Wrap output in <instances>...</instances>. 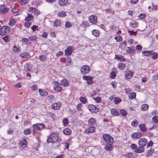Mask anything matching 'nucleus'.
<instances>
[{"mask_svg": "<svg viewBox=\"0 0 158 158\" xmlns=\"http://www.w3.org/2000/svg\"><path fill=\"white\" fill-rule=\"evenodd\" d=\"M61 139L58 137L56 134L52 133L48 137L47 142L49 143H56L60 142Z\"/></svg>", "mask_w": 158, "mask_h": 158, "instance_id": "obj_1", "label": "nucleus"}, {"mask_svg": "<svg viewBox=\"0 0 158 158\" xmlns=\"http://www.w3.org/2000/svg\"><path fill=\"white\" fill-rule=\"evenodd\" d=\"M103 138L106 143L112 144L113 143L114 140L113 138L109 135L105 134L103 135Z\"/></svg>", "mask_w": 158, "mask_h": 158, "instance_id": "obj_2", "label": "nucleus"}, {"mask_svg": "<svg viewBox=\"0 0 158 158\" xmlns=\"http://www.w3.org/2000/svg\"><path fill=\"white\" fill-rule=\"evenodd\" d=\"M10 30V27L8 26H3L0 30V34L2 35H5L8 33Z\"/></svg>", "mask_w": 158, "mask_h": 158, "instance_id": "obj_3", "label": "nucleus"}, {"mask_svg": "<svg viewBox=\"0 0 158 158\" xmlns=\"http://www.w3.org/2000/svg\"><path fill=\"white\" fill-rule=\"evenodd\" d=\"M90 67L88 65H84L81 67V73L83 74H86L88 73L90 70Z\"/></svg>", "mask_w": 158, "mask_h": 158, "instance_id": "obj_4", "label": "nucleus"}, {"mask_svg": "<svg viewBox=\"0 0 158 158\" xmlns=\"http://www.w3.org/2000/svg\"><path fill=\"white\" fill-rule=\"evenodd\" d=\"M33 127L35 129L37 130H41L45 127V126L43 123H39L37 124L33 125Z\"/></svg>", "mask_w": 158, "mask_h": 158, "instance_id": "obj_5", "label": "nucleus"}, {"mask_svg": "<svg viewBox=\"0 0 158 158\" xmlns=\"http://www.w3.org/2000/svg\"><path fill=\"white\" fill-rule=\"evenodd\" d=\"M88 108L91 112L97 113L99 110L98 108L92 105H89L88 106Z\"/></svg>", "mask_w": 158, "mask_h": 158, "instance_id": "obj_6", "label": "nucleus"}, {"mask_svg": "<svg viewBox=\"0 0 158 158\" xmlns=\"http://www.w3.org/2000/svg\"><path fill=\"white\" fill-rule=\"evenodd\" d=\"M147 139L144 138H143L139 140L138 143L139 146H141L144 148L147 145Z\"/></svg>", "mask_w": 158, "mask_h": 158, "instance_id": "obj_7", "label": "nucleus"}, {"mask_svg": "<svg viewBox=\"0 0 158 158\" xmlns=\"http://www.w3.org/2000/svg\"><path fill=\"white\" fill-rule=\"evenodd\" d=\"M97 17L94 15H92L89 16V22L92 23L96 24L97 23Z\"/></svg>", "mask_w": 158, "mask_h": 158, "instance_id": "obj_8", "label": "nucleus"}, {"mask_svg": "<svg viewBox=\"0 0 158 158\" xmlns=\"http://www.w3.org/2000/svg\"><path fill=\"white\" fill-rule=\"evenodd\" d=\"M9 10V8L6 7L5 5H2L0 7V12L2 14L6 13Z\"/></svg>", "mask_w": 158, "mask_h": 158, "instance_id": "obj_9", "label": "nucleus"}, {"mask_svg": "<svg viewBox=\"0 0 158 158\" xmlns=\"http://www.w3.org/2000/svg\"><path fill=\"white\" fill-rule=\"evenodd\" d=\"M95 127L93 126H91L86 129L85 131V132L86 134H89L94 132L95 131Z\"/></svg>", "mask_w": 158, "mask_h": 158, "instance_id": "obj_10", "label": "nucleus"}, {"mask_svg": "<svg viewBox=\"0 0 158 158\" xmlns=\"http://www.w3.org/2000/svg\"><path fill=\"white\" fill-rule=\"evenodd\" d=\"M73 51L72 47H68L65 51L66 56H69L70 55L72 54Z\"/></svg>", "mask_w": 158, "mask_h": 158, "instance_id": "obj_11", "label": "nucleus"}, {"mask_svg": "<svg viewBox=\"0 0 158 158\" xmlns=\"http://www.w3.org/2000/svg\"><path fill=\"white\" fill-rule=\"evenodd\" d=\"M61 105V103L60 102H59L53 104L52 105V109L54 110H57L60 108Z\"/></svg>", "mask_w": 158, "mask_h": 158, "instance_id": "obj_12", "label": "nucleus"}, {"mask_svg": "<svg viewBox=\"0 0 158 158\" xmlns=\"http://www.w3.org/2000/svg\"><path fill=\"white\" fill-rule=\"evenodd\" d=\"M141 133L137 132L133 133L131 135V137L133 139H139L141 136Z\"/></svg>", "mask_w": 158, "mask_h": 158, "instance_id": "obj_13", "label": "nucleus"}, {"mask_svg": "<svg viewBox=\"0 0 158 158\" xmlns=\"http://www.w3.org/2000/svg\"><path fill=\"white\" fill-rule=\"evenodd\" d=\"M134 74L133 72L131 71H129L127 72L125 74V77L126 78L129 79Z\"/></svg>", "mask_w": 158, "mask_h": 158, "instance_id": "obj_14", "label": "nucleus"}, {"mask_svg": "<svg viewBox=\"0 0 158 158\" xmlns=\"http://www.w3.org/2000/svg\"><path fill=\"white\" fill-rule=\"evenodd\" d=\"M60 83L59 82H57V85L55 86L54 87V89L55 90L57 91V92H61L62 90V88L59 86V85H60Z\"/></svg>", "mask_w": 158, "mask_h": 158, "instance_id": "obj_15", "label": "nucleus"}, {"mask_svg": "<svg viewBox=\"0 0 158 158\" xmlns=\"http://www.w3.org/2000/svg\"><path fill=\"white\" fill-rule=\"evenodd\" d=\"M144 150V148L141 146H139L135 149V152L136 153H142L143 152Z\"/></svg>", "mask_w": 158, "mask_h": 158, "instance_id": "obj_16", "label": "nucleus"}, {"mask_svg": "<svg viewBox=\"0 0 158 158\" xmlns=\"http://www.w3.org/2000/svg\"><path fill=\"white\" fill-rule=\"evenodd\" d=\"M39 91L40 94L42 96H46L48 94V92L44 90L39 89Z\"/></svg>", "mask_w": 158, "mask_h": 158, "instance_id": "obj_17", "label": "nucleus"}, {"mask_svg": "<svg viewBox=\"0 0 158 158\" xmlns=\"http://www.w3.org/2000/svg\"><path fill=\"white\" fill-rule=\"evenodd\" d=\"M33 19V17L32 15L28 14L27 16L25 17V20L27 22L31 21Z\"/></svg>", "mask_w": 158, "mask_h": 158, "instance_id": "obj_18", "label": "nucleus"}, {"mask_svg": "<svg viewBox=\"0 0 158 158\" xmlns=\"http://www.w3.org/2000/svg\"><path fill=\"white\" fill-rule=\"evenodd\" d=\"M20 56L23 58H27L30 57V54L28 52H26L24 53H20Z\"/></svg>", "mask_w": 158, "mask_h": 158, "instance_id": "obj_19", "label": "nucleus"}, {"mask_svg": "<svg viewBox=\"0 0 158 158\" xmlns=\"http://www.w3.org/2000/svg\"><path fill=\"white\" fill-rule=\"evenodd\" d=\"M112 144L110 143H107L105 146V149L108 151H111L113 149Z\"/></svg>", "mask_w": 158, "mask_h": 158, "instance_id": "obj_20", "label": "nucleus"}, {"mask_svg": "<svg viewBox=\"0 0 158 158\" xmlns=\"http://www.w3.org/2000/svg\"><path fill=\"white\" fill-rule=\"evenodd\" d=\"M72 131L69 128H66L63 130L64 134L67 135H69L71 133Z\"/></svg>", "mask_w": 158, "mask_h": 158, "instance_id": "obj_21", "label": "nucleus"}, {"mask_svg": "<svg viewBox=\"0 0 158 158\" xmlns=\"http://www.w3.org/2000/svg\"><path fill=\"white\" fill-rule=\"evenodd\" d=\"M68 2L67 0H60L59 2V3L60 6H62L66 5Z\"/></svg>", "mask_w": 158, "mask_h": 158, "instance_id": "obj_22", "label": "nucleus"}, {"mask_svg": "<svg viewBox=\"0 0 158 158\" xmlns=\"http://www.w3.org/2000/svg\"><path fill=\"white\" fill-rule=\"evenodd\" d=\"M143 56H149L152 54V51H144L142 52Z\"/></svg>", "mask_w": 158, "mask_h": 158, "instance_id": "obj_23", "label": "nucleus"}, {"mask_svg": "<svg viewBox=\"0 0 158 158\" xmlns=\"http://www.w3.org/2000/svg\"><path fill=\"white\" fill-rule=\"evenodd\" d=\"M111 112L112 114L114 115H118L119 114V112L114 108L111 109Z\"/></svg>", "mask_w": 158, "mask_h": 158, "instance_id": "obj_24", "label": "nucleus"}, {"mask_svg": "<svg viewBox=\"0 0 158 158\" xmlns=\"http://www.w3.org/2000/svg\"><path fill=\"white\" fill-rule=\"evenodd\" d=\"M95 121L94 118H90L88 121V124L92 126H94L95 124Z\"/></svg>", "mask_w": 158, "mask_h": 158, "instance_id": "obj_25", "label": "nucleus"}, {"mask_svg": "<svg viewBox=\"0 0 158 158\" xmlns=\"http://www.w3.org/2000/svg\"><path fill=\"white\" fill-rule=\"evenodd\" d=\"M68 83L67 81L65 79H63L61 81L60 85L64 86H66L68 85Z\"/></svg>", "mask_w": 158, "mask_h": 158, "instance_id": "obj_26", "label": "nucleus"}, {"mask_svg": "<svg viewBox=\"0 0 158 158\" xmlns=\"http://www.w3.org/2000/svg\"><path fill=\"white\" fill-rule=\"evenodd\" d=\"M148 105L147 104H143L141 106V109L143 111H146L148 109Z\"/></svg>", "mask_w": 158, "mask_h": 158, "instance_id": "obj_27", "label": "nucleus"}, {"mask_svg": "<svg viewBox=\"0 0 158 158\" xmlns=\"http://www.w3.org/2000/svg\"><path fill=\"white\" fill-rule=\"evenodd\" d=\"M92 32L93 35L97 37L99 35V31L96 30H93Z\"/></svg>", "mask_w": 158, "mask_h": 158, "instance_id": "obj_28", "label": "nucleus"}, {"mask_svg": "<svg viewBox=\"0 0 158 158\" xmlns=\"http://www.w3.org/2000/svg\"><path fill=\"white\" fill-rule=\"evenodd\" d=\"M125 64L123 63H120L119 64L118 68L119 69L123 70L125 69Z\"/></svg>", "mask_w": 158, "mask_h": 158, "instance_id": "obj_29", "label": "nucleus"}, {"mask_svg": "<svg viewBox=\"0 0 158 158\" xmlns=\"http://www.w3.org/2000/svg\"><path fill=\"white\" fill-rule=\"evenodd\" d=\"M139 127L140 130L143 132H145L146 131V128L144 125L142 124L139 125Z\"/></svg>", "mask_w": 158, "mask_h": 158, "instance_id": "obj_30", "label": "nucleus"}, {"mask_svg": "<svg viewBox=\"0 0 158 158\" xmlns=\"http://www.w3.org/2000/svg\"><path fill=\"white\" fill-rule=\"evenodd\" d=\"M39 60L41 61H45L47 60V57L44 55H41L39 56Z\"/></svg>", "mask_w": 158, "mask_h": 158, "instance_id": "obj_31", "label": "nucleus"}, {"mask_svg": "<svg viewBox=\"0 0 158 158\" xmlns=\"http://www.w3.org/2000/svg\"><path fill=\"white\" fill-rule=\"evenodd\" d=\"M80 99L82 103L83 104H85L87 102V99L84 97H81L80 98Z\"/></svg>", "mask_w": 158, "mask_h": 158, "instance_id": "obj_32", "label": "nucleus"}, {"mask_svg": "<svg viewBox=\"0 0 158 158\" xmlns=\"http://www.w3.org/2000/svg\"><path fill=\"white\" fill-rule=\"evenodd\" d=\"M130 25L131 27L135 28L136 27L138 26V23L137 22H134L130 23Z\"/></svg>", "mask_w": 158, "mask_h": 158, "instance_id": "obj_33", "label": "nucleus"}, {"mask_svg": "<svg viewBox=\"0 0 158 158\" xmlns=\"http://www.w3.org/2000/svg\"><path fill=\"white\" fill-rule=\"evenodd\" d=\"M136 94L135 92H133L131 93L129 95V98L130 99H132L135 98L136 97Z\"/></svg>", "mask_w": 158, "mask_h": 158, "instance_id": "obj_34", "label": "nucleus"}, {"mask_svg": "<svg viewBox=\"0 0 158 158\" xmlns=\"http://www.w3.org/2000/svg\"><path fill=\"white\" fill-rule=\"evenodd\" d=\"M83 79L86 81L91 80L93 79V77H92L89 76H84L83 77Z\"/></svg>", "mask_w": 158, "mask_h": 158, "instance_id": "obj_35", "label": "nucleus"}, {"mask_svg": "<svg viewBox=\"0 0 158 158\" xmlns=\"http://www.w3.org/2000/svg\"><path fill=\"white\" fill-rule=\"evenodd\" d=\"M121 114L123 116H126L127 114V113L126 110L124 109H121L120 111Z\"/></svg>", "mask_w": 158, "mask_h": 158, "instance_id": "obj_36", "label": "nucleus"}, {"mask_svg": "<svg viewBox=\"0 0 158 158\" xmlns=\"http://www.w3.org/2000/svg\"><path fill=\"white\" fill-rule=\"evenodd\" d=\"M15 21L14 19H12L10 20L9 23V24L10 26H12L15 25Z\"/></svg>", "mask_w": 158, "mask_h": 158, "instance_id": "obj_37", "label": "nucleus"}, {"mask_svg": "<svg viewBox=\"0 0 158 158\" xmlns=\"http://www.w3.org/2000/svg\"><path fill=\"white\" fill-rule=\"evenodd\" d=\"M61 24V22L60 21L58 20H56L54 22V26L56 27L60 26Z\"/></svg>", "mask_w": 158, "mask_h": 158, "instance_id": "obj_38", "label": "nucleus"}, {"mask_svg": "<svg viewBox=\"0 0 158 158\" xmlns=\"http://www.w3.org/2000/svg\"><path fill=\"white\" fill-rule=\"evenodd\" d=\"M31 69V68L29 67L28 65H27L25 66L24 70L26 72H27L29 71Z\"/></svg>", "mask_w": 158, "mask_h": 158, "instance_id": "obj_39", "label": "nucleus"}, {"mask_svg": "<svg viewBox=\"0 0 158 158\" xmlns=\"http://www.w3.org/2000/svg\"><path fill=\"white\" fill-rule=\"evenodd\" d=\"M127 51L128 53H132L134 51V49L131 47H127Z\"/></svg>", "mask_w": 158, "mask_h": 158, "instance_id": "obj_40", "label": "nucleus"}, {"mask_svg": "<svg viewBox=\"0 0 158 158\" xmlns=\"http://www.w3.org/2000/svg\"><path fill=\"white\" fill-rule=\"evenodd\" d=\"M24 133L25 135H29L31 134V131H30V129H27L24 130Z\"/></svg>", "mask_w": 158, "mask_h": 158, "instance_id": "obj_41", "label": "nucleus"}, {"mask_svg": "<svg viewBox=\"0 0 158 158\" xmlns=\"http://www.w3.org/2000/svg\"><path fill=\"white\" fill-rule=\"evenodd\" d=\"M152 57L154 59H156L158 57V54L156 52L153 53L152 52Z\"/></svg>", "mask_w": 158, "mask_h": 158, "instance_id": "obj_42", "label": "nucleus"}, {"mask_svg": "<svg viewBox=\"0 0 158 158\" xmlns=\"http://www.w3.org/2000/svg\"><path fill=\"white\" fill-rule=\"evenodd\" d=\"M3 40L6 42H7L9 41V37L6 35L2 38Z\"/></svg>", "mask_w": 158, "mask_h": 158, "instance_id": "obj_43", "label": "nucleus"}, {"mask_svg": "<svg viewBox=\"0 0 158 158\" xmlns=\"http://www.w3.org/2000/svg\"><path fill=\"white\" fill-rule=\"evenodd\" d=\"M58 15L60 17H62L66 16V13L65 12H61L59 13Z\"/></svg>", "mask_w": 158, "mask_h": 158, "instance_id": "obj_44", "label": "nucleus"}, {"mask_svg": "<svg viewBox=\"0 0 158 158\" xmlns=\"http://www.w3.org/2000/svg\"><path fill=\"white\" fill-rule=\"evenodd\" d=\"M115 39L118 42H121L122 40V37L120 36H116L115 37Z\"/></svg>", "mask_w": 158, "mask_h": 158, "instance_id": "obj_45", "label": "nucleus"}, {"mask_svg": "<svg viewBox=\"0 0 158 158\" xmlns=\"http://www.w3.org/2000/svg\"><path fill=\"white\" fill-rule=\"evenodd\" d=\"M154 152V149L151 148L149 150H148L147 152L148 155H151L152 153H153Z\"/></svg>", "mask_w": 158, "mask_h": 158, "instance_id": "obj_46", "label": "nucleus"}, {"mask_svg": "<svg viewBox=\"0 0 158 158\" xmlns=\"http://www.w3.org/2000/svg\"><path fill=\"white\" fill-rule=\"evenodd\" d=\"M131 125L134 127H136L138 124V121L136 120L133 121L131 123Z\"/></svg>", "mask_w": 158, "mask_h": 158, "instance_id": "obj_47", "label": "nucleus"}, {"mask_svg": "<svg viewBox=\"0 0 158 158\" xmlns=\"http://www.w3.org/2000/svg\"><path fill=\"white\" fill-rule=\"evenodd\" d=\"M116 58H117L118 60H120V61H123L125 60V59L124 58V57L123 56H116L115 57Z\"/></svg>", "mask_w": 158, "mask_h": 158, "instance_id": "obj_48", "label": "nucleus"}, {"mask_svg": "<svg viewBox=\"0 0 158 158\" xmlns=\"http://www.w3.org/2000/svg\"><path fill=\"white\" fill-rule=\"evenodd\" d=\"M110 77L112 79H114L116 77V73L114 72H112L110 73Z\"/></svg>", "mask_w": 158, "mask_h": 158, "instance_id": "obj_49", "label": "nucleus"}, {"mask_svg": "<svg viewBox=\"0 0 158 158\" xmlns=\"http://www.w3.org/2000/svg\"><path fill=\"white\" fill-rule=\"evenodd\" d=\"M64 126H66L68 124V120L66 118H64L62 121Z\"/></svg>", "mask_w": 158, "mask_h": 158, "instance_id": "obj_50", "label": "nucleus"}, {"mask_svg": "<svg viewBox=\"0 0 158 158\" xmlns=\"http://www.w3.org/2000/svg\"><path fill=\"white\" fill-rule=\"evenodd\" d=\"M93 99L97 103H99L101 102V98L100 97H97L96 98H94Z\"/></svg>", "mask_w": 158, "mask_h": 158, "instance_id": "obj_51", "label": "nucleus"}, {"mask_svg": "<svg viewBox=\"0 0 158 158\" xmlns=\"http://www.w3.org/2000/svg\"><path fill=\"white\" fill-rule=\"evenodd\" d=\"M13 50L14 51L16 52H19L20 51V50L19 48H17L16 46H14L13 47Z\"/></svg>", "mask_w": 158, "mask_h": 158, "instance_id": "obj_52", "label": "nucleus"}, {"mask_svg": "<svg viewBox=\"0 0 158 158\" xmlns=\"http://www.w3.org/2000/svg\"><path fill=\"white\" fill-rule=\"evenodd\" d=\"M152 120L154 123H158V116H155L153 117Z\"/></svg>", "mask_w": 158, "mask_h": 158, "instance_id": "obj_53", "label": "nucleus"}, {"mask_svg": "<svg viewBox=\"0 0 158 158\" xmlns=\"http://www.w3.org/2000/svg\"><path fill=\"white\" fill-rule=\"evenodd\" d=\"M28 38L32 41H34L36 39V37L35 36H30Z\"/></svg>", "mask_w": 158, "mask_h": 158, "instance_id": "obj_54", "label": "nucleus"}, {"mask_svg": "<svg viewBox=\"0 0 158 158\" xmlns=\"http://www.w3.org/2000/svg\"><path fill=\"white\" fill-rule=\"evenodd\" d=\"M38 27L37 26L34 25L31 27V28L33 31H35L36 30H38L37 28Z\"/></svg>", "mask_w": 158, "mask_h": 158, "instance_id": "obj_55", "label": "nucleus"}, {"mask_svg": "<svg viewBox=\"0 0 158 158\" xmlns=\"http://www.w3.org/2000/svg\"><path fill=\"white\" fill-rule=\"evenodd\" d=\"M65 26L66 27H69L72 26V25L70 22H67L65 23Z\"/></svg>", "mask_w": 158, "mask_h": 158, "instance_id": "obj_56", "label": "nucleus"}, {"mask_svg": "<svg viewBox=\"0 0 158 158\" xmlns=\"http://www.w3.org/2000/svg\"><path fill=\"white\" fill-rule=\"evenodd\" d=\"M22 41L23 42L27 44L28 42V40L27 38H23L22 39Z\"/></svg>", "mask_w": 158, "mask_h": 158, "instance_id": "obj_57", "label": "nucleus"}, {"mask_svg": "<svg viewBox=\"0 0 158 158\" xmlns=\"http://www.w3.org/2000/svg\"><path fill=\"white\" fill-rule=\"evenodd\" d=\"M142 48V46L140 45H138L136 46V49L139 51L141 50Z\"/></svg>", "mask_w": 158, "mask_h": 158, "instance_id": "obj_58", "label": "nucleus"}, {"mask_svg": "<svg viewBox=\"0 0 158 158\" xmlns=\"http://www.w3.org/2000/svg\"><path fill=\"white\" fill-rule=\"evenodd\" d=\"M63 52L60 51L58 52H57L56 54V56L57 57H58L59 56H62L63 55Z\"/></svg>", "mask_w": 158, "mask_h": 158, "instance_id": "obj_59", "label": "nucleus"}, {"mask_svg": "<svg viewBox=\"0 0 158 158\" xmlns=\"http://www.w3.org/2000/svg\"><path fill=\"white\" fill-rule=\"evenodd\" d=\"M128 32L131 35H133L134 34L135 35L136 34V32H135L133 31H130L129 30Z\"/></svg>", "mask_w": 158, "mask_h": 158, "instance_id": "obj_60", "label": "nucleus"}, {"mask_svg": "<svg viewBox=\"0 0 158 158\" xmlns=\"http://www.w3.org/2000/svg\"><path fill=\"white\" fill-rule=\"evenodd\" d=\"M131 92V89L129 88L126 89L125 90V92L127 94H129Z\"/></svg>", "mask_w": 158, "mask_h": 158, "instance_id": "obj_61", "label": "nucleus"}, {"mask_svg": "<svg viewBox=\"0 0 158 158\" xmlns=\"http://www.w3.org/2000/svg\"><path fill=\"white\" fill-rule=\"evenodd\" d=\"M25 26L27 27H29L31 25V23L29 22H26L25 23Z\"/></svg>", "mask_w": 158, "mask_h": 158, "instance_id": "obj_62", "label": "nucleus"}, {"mask_svg": "<svg viewBox=\"0 0 158 158\" xmlns=\"http://www.w3.org/2000/svg\"><path fill=\"white\" fill-rule=\"evenodd\" d=\"M146 16V15L144 14H141L139 15V17L141 19L144 18Z\"/></svg>", "mask_w": 158, "mask_h": 158, "instance_id": "obj_63", "label": "nucleus"}, {"mask_svg": "<svg viewBox=\"0 0 158 158\" xmlns=\"http://www.w3.org/2000/svg\"><path fill=\"white\" fill-rule=\"evenodd\" d=\"M32 89L34 90H37L38 89L37 86L36 85H33L32 87Z\"/></svg>", "mask_w": 158, "mask_h": 158, "instance_id": "obj_64", "label": "nucleus"}]
</instances>
